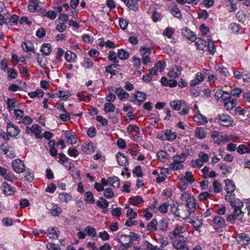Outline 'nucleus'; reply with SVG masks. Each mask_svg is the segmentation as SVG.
Masks as SVG:
<instances>
[{
    "label": "nucleus",
    "mask_w": 250,
    "mask_h": 250,
    "mask_svg": "<svg viewBox=\"0 0 250 250\" xmlns=\"http://www.w3.org/2000/svg\"><path fill=\"white\" fill-rule=\"evenodd\" d=\"M59 198L61 202L68 203L71 200V196L67 193H61L59 194Z\"/></svg>",
    "instance_id": "ea45409f"
},
{
    "label": "nucleus",
    "mask_w": 250,
    "mask_h": 250,
    "mask_svg": "<svg viewBox=\"0 0 250 250\" xmlns=\"http://www.w3.org/2000/svg\"><path fill=\"white\" fill-rule=\"evenodd\" d=\"M96 204L98 207L101 208H107L109 205L108 202L103 197L97 201Z\"/></svg>",
    "instance_id": "4c0bfd02"
},
{
    "label": "nucleus",
    "mask_w": 250,
    "mask_h": 250,
    "mask_svg": "<svg viewBox=\"0 0 250 250\" xmlns=\"http://www.w3.org/2000/svg\"><path fill=\"white\" fill-rule=\"evenodd\" d=\"M21 47L23 50L26 52H32L34 53H36L34 46L30 41L22 42L21 43Z\"/></svg>",
    "instance_id": "412c9836"
},
{
    "label": "nucleus",
    "mask_w": 250,
    "mask_h": 250,
    "mask_svg": "<svg viewBox=\"0 0 250 250\" xmlns=\"http://www.w3.org/2000/svg\"><path fill=\"white\" fill-rule=\"evenodd\" d=\"M77 96L79 97V99L81 101H89L90 100V96L88 95L85 92H82L81 93H79L77 94Z\"/></svg>",
    "instance_id": "603ef678"
},
{
    "label": "nucleus",
    "mask_w": 250,
    "mask_h": 250,
    "mask_svg": "<svg viewBox=\"0 0 250 250\" xmlns=\"http://www.w3.org/2000/svg\"><path fill=\"white\" fill-rule=\"evenodd\" d=\"M130 239V236L128 235H121L119 239V241L125 247L128 248L131 246L130 244V243H131Z\"/></svg>",
    "instance_id": "f3484780"
},
{
    "label": "nucleus",
    "mask_w": 250,
    "mask_h": 250,
    "mask_svg": "<svg viewBox=\"0 0 250 250\" xmlns=\"http://www.w3.org/2000/svg\"><path fill=\"white\" fill-rule=\"evenodd\" d=\"M157 221L156 219H152L147 226V230L152 231H156L157 230Z\"/></svg>",
    "instance_id": "e433bc0d"
},
{
    "label": "nucleus",
    "mask_w": 250,
    "mask_h": 250,
    "mask_svg": "<svg viewBox=\"0 0 250 250\" xmlns=\"http://www.w3.org/2000/svg\"><path fill=\"white\" fill-rule=\"evenodd\" d=\"M226 190L229 192H233L235 189V186L231 180L227 179L225 180Z\"/></svg>",
    "instance_id": "72a5a7b5"
},
{
    "label": "nucleus",
    "mask_w": 250,
    "mask_h": 250,
    "mask_svg": "<svg viewBox=\"0 0 250 250\" xmlns=\"http://www.w3.org/2000/svg\"><path fill=\"white\" fill-rule=\"evenodd\" d=\"M14 170L17 173H21L25 170V165L23 161L20 159H15L12 162Z\"/></svg>",
    "instance_id": "9d476101"
},
{
    "label": "nucleus",
    "mask_w": 250,
    "mask_h": 250,
    "mask_svg": "<svg viewBox=\"0 0 250 250\" xmlns=\"http://www.w3.org/2000/svg\"><path fill=\"white\" fill-rule=\"evenodd\" d=\"M224 100H227L224 103V107L227 110L232 109L237 104L236 99L231 98L229 97H226Z\"/></svg>",
    "instance_id": "4468645a"
},
{
    "label": "nucleus",
    "mask_w": 250,
    "mask_h": 250,
    "mask_svg": "<svg viewBox=\"0 0 250 250\" xmlns=\"http://www.w3.org/2000/svg\"><path fill=\"white\" fill-rule=\"evenodd\" d=\"M198 157L203 163H207L209 160L208 155L203 151H200L198 153Z\"/></svg>",
    "instance_id": "bf43d9fd"
},
{
    "label": "nucleus",
    "mask_w": 250,
    "mask_h": 250,
    "mask_svg": "<svg viewBox=\"0 0 250 250\" xmlns=\"http://www.w3.org/2000/svg\"><path fill=\"white\" fill-rule=\"evenodd\" d=\"M50 212L52 215L58 216L62 212V209L58 205L52 204L51 205V208L50 209Z\"/></svg>",
    "instance_id": "393cba45"
},
{
    "label": "nucleus",
    "mask_w": 250,
    "mask_h": 250,
    "mask_svg": "<svg viewBox=\"0 0 250 250\" xmlns=\"http://www.w3.org/2000/svg\"><path fill=\"white\" fill-rule=\"evenodd\" d=\"M186 233V229L184 225L177 224L174 230L169 232L168 236L170 240H173L178 237H184V234Z\"/></svg>",
    "instance_id": "20e7f679"
},
{
    "label": "nucleus",
    "mask_w": 250,
    "mask_h": 250,
    "mask_svg": "<svg viewBox=\"0 0 250 250\" xmlns=\"http://www.w3.org/2000/svg\"><path fill=\"white\" fill-rule=\"evenodd\" d=\"M2 189L5 194L11 195L15 192V190L11 186L6 182L3 183Z\"/></svg>",
    "instance_id": "b1692460"
},
{
    "label": "nucleus",
    "mask_w": 250,
    "mask_h": 250,
    "mask_svg": "<svg viewBox=\"0 0 250 250\" xmlns=\"http://www.w3.org/2000/svg\"><path fill=\"white\" fill-rule=\"evenodd\" d=\"M39 1L38 2H29L28 4V10L31 12H34L38 10Z\"/></svg>",
    "instance_id": "6e6d98bb"
},
{
    "label": "nucleus",
    "mask_w": 250,
    "mask_h": 250,
    "mask_svg": "<svg viewBox=\"0 0 250 250\" xmlns=\"http://www.w3.org/2000/svg\"><path fill=\"white\" fill-rule=\"evenodd\" d=\"M48 235L50 238L57 239L58 238V229L57 228L48 229Z\"/></svg>",
    "instance_id": "79ce46f5"
},
{
    "label": "nucleus",
    "mask_w": 250,
    "mask_h": 250,
    "mask_svg": "<svg viewBox=\"0 0 250 250\" xmlns=\"http://www.w3.org/2000/svg\"><path fill=\"white\" fill-rule=\"evenodd\" d=\"M187 155L184 153L175 155L172 157L173 162L175 163L182 164L187 159Z\"/></svg>",
    "instance_id": "7c9ffc66"
},
{
    "label": "nucleus",
    "mask_w": 250,
    "mask_h": 250,
    "mask_svg": "<svg viewBox=\"0 0 250 250\" xmlns=\"http://www.w3.org/2000/svg\"><path fill=\"white\" fill-rule=\"evenodd\" d=\"M65 59L66 61L69 62H75V60L77 58L76 55L70 51H67L65 53Z\"/></svg>",
    "instance_id": "c9c22d12"
},
{
    "label": "nucleus",
    "mask_w": 250,
    "mask_h": 250,
    "mask_svg": "<svg viewBox=\"0 0 250 250\" xmlns=\"http://www.w3.org/2000/svg\"><path fill=\"white\" fill-rule=\"evenodd\" d=\"M139 0H124V3L131 10L137 11L139 9Z\"/></svg>",
    "instance_id": "2eb2a0df"
},
{
    "label": "nucleus",
    "mask_w": 250,
    "mask_h": 250,
    "mask_svg": "<svg viewBox=\"0 0 250 250\" xmlns=\"http://www.w3.org/2000/svg\"><path fill=\"white\" fill-rule=\"evenodd\" d=\"M84 231L86 232V234L92 237H95L97 234L96 229L90 226L86 227L84 229Z\"/></svg>",
    "instance_id": "a19ab883"
},
{
    "label": "nucleus",
    "mask_w": 250,
    "mask_h": 250,
    "mask_svg": "<svg viewBox=\"0 0 250 250\" xmlns=\"http://www.w3.org/2000/svg\"><path fill=\"white\" fill-rule=\"evenodd\" d=\"M7 131L11 136H16L20 132V129L10 121L7 123Z\"/></svg>",
    "instance_id": "f8f14e48"
},
{
    "label": "nucleus",
    "mask_w": 250,
    "mask_h": 250,
    "mask_svg": "<svg viewBox=\"0 0 250 250\" xmlns=\"http://www.w3.org/2000/svg\"><path fill=\"white\" fill-rule=\"evenodd\" d=\"M52 51L51 45L49 43H43L41 47V52L44 56L49 55Z\"/></svg>",
    "instance_id": "c85d7f7f"
},
{
    "label": "nucleus",
    "mask_w": 250,
    "mask_h": 250,
    "mask_svg": "<svg viewBox=\"0 0 250 250\" xmlns=\"http://www.w3.org/2000/svg\"><path fill=\"white\" fill-rule=\"evenodd\" d=\"M214 120L217 123L224 126H232L233 123L232 118L229 115L219 114L217 117L214 118Z\"/></svg>",
    "instance_id": "39448f33"
},
{
    "label": "nucleus",
    "mask_w": 250,
    "mask_h": 250,
    "mask_svg": "<svg viewBox=\"0 0 250 250\" xmlns=\"http://www.w3.org/2000/svg\"><path fill=\"white\" fill-rule=\"evenodd\" d=\"M184 179L188 183L192 184L194 182V179L192 173L190 171H187L184 176Z\"/></svg>",
    "instance_id": "052dcab7"
},
{
    "label": "nucleus",
    "mask_w": 250,
    "mask_h": 250,
    "mask_svg": "<svg viewBox=\"0 0 250 250\" xmlns=\"http://www.w3.org/2000/svg\"><path fill=\"white\" fill-rule=\"evenodd\" d=\"M170 13L173 16L178 19H181L182 17L180 10L177 5L175 6L173 8H171Z\"/></svg>",
    "instance_id": "a18cd8bd"
},
{
    "label": "nucleus",
    "mask_w": 250,
    "mask_h": 250,
    "mask_svg": "<svg viewBox=\"0 0 250 250\" xmlns=\"http://www.w3.org/2000/svg\"><path fill=\"white\" fill-rule=\"evenodd\" d=\"M136 94H134V100L138 101L140 103L144 102L146 98V94L139 91H136Z\"/></svg>",
    "instance_id": "2f4dec72"
},
{
    "label": "nucleus",
    "mask_w": 250,
    "mask_h": 250,
    "mask_svg": "<svg viewBox=\"0 0 250 250\" xmlns=\"http://www.w3.org/2000/svg\"><path fill=\"white\" fill-rule=\"evenodd\" d=\"M104 195L107 199H111L114 197V193L111 188H108L104 190Z\"/></svg>",
    "instance_id": "864d4df0"
},
{
    "label": "nucleus",
    "mask_w": 250,
    "mask_h": 250,
    "mask_svg": "<svg viewBox=\"0 0 250 250\" xmlns=\"http://www.w3.org/2000/svg\"><path fill=\"white\" fill-rule=\"evenodd\" d=\"M230 28L232 32L235 34L239 33L242 30V27L240 25L236 23H231L230 24Z\"/></svg>",
    "instance_id": "5fc2aeb1"
},
{
    "label": "nucleus",
    "mask_w": 250,
    "mask_h": 250,
    "mask_svg": "<svg viewBox=\"0 0 250 250\" xmlns=\"http://www.w3.org/2000/svg\"><path fill=\"white\" fill-rule=\"evenodd\" d=\"M137 216V213L135 212L133 209L129 208L126 212V216L129 219L136 218Z\"/></svg>",
    "instance_id": "e2e57ef3"
},
{
    "label": "nucleus",
    "mask_w": 250,
    "mask_h": 250,
    "mask_svg": "<svg viewBox=\"0 0 250 250\" xmlns=\"http://www.w3.org/2000/svg\"><path fill=\"white\" fill-rule=\"evenodd\" d=\"M7 75L11 79H16L18 75V73L14 68H10L7 70Z\"/></svg>",
    "instance_id": "69168bd1"
},
{
    "label": "nucleus",
    "mask_w": 250,
    "mask_h": 250,
    "mask_svg": "<svg viewBox=\"0 0 250 250\" xmlns=\"http://www.w3.org/2000/svg\"><path fill=\"white\" fill-rule=\"evenodd\" d=\"M183 70V67L181 66L175 65L169 71L168 73L169 77L172 79H176L178 78L181 74V71Z\"/></svg>",
    "instance_id": "ddd939ff"
},
{
    "label": "nucleus",
    "mask_w": 250,
    "mask_h": 250,
    "mask_svg": "<svg viewBox=\"0 0 250 250\" xmlns=\"http://www.w3.org/2000/svg\"><path fill=\"white\" fill-rule=\"evenodd\" d=\"M194 121L201 125H205L207 123L208 121L206 117L199 114L195 115L193 117Z\"/></svg>",
    "instance_id": "f704fd0d"
},
{
    "label": "nucleus",
    "mask_w": 250,
    "mask_h": 250,
    "mask_svg": "<svg viewBox=\"0 0 250 250\" xmlns=\"http://www.w3.org/2000/svg\"><path fill=\"white\" fill-rule=\"evenodd\" d=\"M85 200L87 203L93 204L95 202L93 194L91 191H87L84 194Z\"/></svg>",
    "instance_id": "09e8293b"
},
{
    "label": "nucleus",
    "mask_w": 250,
    "mask_h": 250,
    "mask_svg": "<svg viewBox=\"0 0 250 250\" xmlns=\"http://www.w3.org/2000/svg\"><path fill=\"white\" fill-rule=\"evenodd\" d=\"M120 65L113 64L107 65L105 67V72L110 73L111 75H115L119 71Z\"/></svg>",
    "instance_id": "4be33fe9"
},
{
    "label": "nucleus",
    "mask_w": 250,
    "mask_h": 250,
    "mask_svg": "<svg viewBox=\"0 0 250 250\" xmlns=\"http://www.w3.org/2000/svg\"><path fill=\"white\" fill-rule=\"evenodd\" d=\"M157 155L160 161L164 162L167 161L168 156L167 153L166 151L163 150L159 151L157 153Z\"/></svg>",
    "instance_id": "37998d69"
},
{
    "label": "nucleus",
    "mask_w": 250,
    "mask_h": 250,
    "mask_svg": "<svg viewBox=\"0 0 250 250\" xmlns=\"http://www.w3.org/2000/svg\"><path fill=\"white\" fill-rule=\"evenodd\" d=\"M44 92L41 89H37L35 91L30 92L28 93L29 96L31 98L35 97L41 98L43 97Z\"/></svg>",
    "instance_id": "49530a36"
},
{
    "label": "nucleus",
    "mask_w": 250,
    "mask_h": 250,
    "mask_svg": "<svg viewBox=\"0 0 250 250\" xmlns=\"http://www.w3.org/2000/svg\"><path fill=\"white\" fill-rule=\"evenodd\" d=\"M116 158L118 164L121 166H125L128 165L127 158L121 152H118L116 154Z\"/></svg>",
    "instance_id": "5701e85b"
},
{
    "label": "nucleus",
    "mask_w": 250,
    "mask_h": 250,
    "mask_svg": "<svg viewBox=\"0 0 250 250\" xmlns=\"http://www.w3.org/2000/svg\"><path fill=\"white\" fill-rule=\"evenodd\" d=\"M174 30L172 28L168 27L166 28L163 32V35L166 36L168 38L171 39L174 34Z\"/></svg>",
    "instance_id": "680f3d73"
},
{
    "label": "nucleus",
    "mask_w": 250,
    "mask_h": 250,
    "mask_svg": "<svg viewBox=\"0 0 250 250\" xmlns=\"http://www.w3.org/2000/svg\"><path fill=\"white\" fill-rule=\"evenodd\" d=\"M203 164L204 163L199 158L192 160L191 161V165L194 167L200 168L203 166Z\"/></svg>",
    "instance_id": "4d7b16f0"
},
{
    "label": "nucleus",
    "mask_w": 250,
    "mask_h": 250,
    "mask_svg": "<svg viewBox=\"0 0 250 250\" xmlns=\"http://www.w3.org/2000/svg\"><path fill=\"white\" fill-rule=\"evenodd\" d=\"M83 150L86 154H90L94 151V147L92 143H85L83 146Z\"/></svg>",
    "instance_id": "473e14b6"
},
{
    "label": "nucleus",
    "mask_w": 250,
    "mask_h": 250,
    "mask_svg": "<svg viewBox=\"0 0 250 250\" xmlns=\"http://www.w3.org/2000/svg\"><path fill=\"white\" fill-rule=\"evenodd\" d=\"M195 136L198 139H203L207 136V133L203 127H197L195 129Z\"/></svg>",
    "instance_id": "bb28decb"
},
{
    "label": "nucleus",
    "mask_w": 250,
    "mask_h": 250,
    "mask_svg": "<svg viewBox=\"0 0 250 250\" xmlns=\"http://www.w3.org/2000/svg\"><path fill=\"white\" fill-rule=\"evenodd\" d=\"M140 52L143 58V63L144 65H146L150 62V59L149 56L151 52V50L150 48L141 47L140 49Z\"/></svg>",
    "instance_id": "6e6552de"
},
{
    "label": "nucleus",
    "mask_w": 250,
    "mask_h": 250,
    "mask_svg": "<svg viewBox=\"0 0 250 250\" xmlns=\"http://www.w3.org/2000/svg\"><path fill=\"white\" fill-rule=\"evenodd\" d=\"M157 72L155 67H153L149 70V73L145 76H144L143 79L144 81L149 82L151 81L152 76L157 75Z\"/></svg>",
    "instance_id": "c03bdc74"
},
{
    "label": "nucleus",
    "mask_w": 250,
    "mask_h": 250,
    "mask_svg": "<svg viewBox=\"0 0 250 250\" xmlns=\"http://www.w3.org/2000/svg\"><path fill=\"white\" fill-rule=\"evenodd\" d=\"M208 52L213 54L215 52V47L214 42L210 39L208 41V45L206 47Z\"/></svg>",
    "instance_id": "13d9d810"
},
{
    "label": "nucleus",
    "mask_w": 250,
    "mask_h": 250,
    "mask_svg": "<svg viewBox=\"0 0 250 250\" xmlns=\"http://www.w3.org/2000/svg\"><path fill=\"white\" fill-rule=\"evenodd\" d=\"M177 136V133L170 129L163 130L158 134V138L161 140H167L170 142L175 140Z\"/></svg>",
    "instance_id": "423d86ee"
},
{
    "label": "nucleus",
    "mask_w": 250,
    "mask_h": 250,
    "mask_svg": "<svg viewBox=\"0 0 250 250\" xmlns=\"http://www.w3.org/2000/svg\"><path fill=\"white\" fill-rule=\"evenodd\" d=\"M16 101L14 98H8L7 101V104L10 110H12L14 109L15 107Z\"/></svg>",
    "instance_id": "338daca9"
},
{
    "label": "nucleus",
    "mask_w": 250,
    "mask_h": 250,
    "mask_svg": "<svg viewBox=\"0 0 250 250\" xmlns=\"http://www.w3.org/2000/svg\"><path fill=\"white\" fill-rule=\"evenodd\" d=\"M170 105L173 109L178 110L181 115L188 114L189 112V107L184 101L174 100L170 103Z\"/></svg>",
    "instance_id": "7ed1b4c3"
},
{
    "label": "nucleus",
    "mask_w": 250,
    "mask_h": 250,
    "mask_svg": "<svg viewBox=\"0 0 250 250\" xmlns=\"http://www.w3.org/2000/svg\"><path fill=\"white\" fill-rule=\"evenodd\" d=\"M115 109V105L110 103H105L104 105V111L106 113L113 112Z\"/></svg>",
    "instance_id": "8fccbe9b"
},
{
    "label": "nucleus",
    "mask_w": 250,
    "mask_h": 250,
    "mask_svg": "<svg viewBox=\"0 0 250 250\" xmlns=\"http://www.w3.org/2000/svg\"><path fill=\"white\" fill-rule=\"evenodd\" d=\"M205 80V76L201 72H198L194 80L190 82V85L191 86H194L199 84Z\"/></svg>",
    "instance_id": "6ab92c4d"
},
{
    "label": "nucleus",
    "mask_w": 250,
    "mask_h": 250,
    "mask_svg": "<svg viewBox=\"0 0 250 250\" xmlns=\"http://www.w3.org/2000/svg\"><path fill=\"white\" fill-rule=\"evenodd\" d=\"M130 203L133 205H137L140 204L143 202V198L139 196H136L134 197H131L129 199Z\"/></svg>",
    "instance_id": "3c124183"
},
{
    "label": "nucleus",
    "mask_w": 250,
    "mask_h": 250,
    "mask_svg": "<svg viewBox=\"0 0 250 250\" xmlns=\"http://www.w3.org/2000/svg\"><path fill=\"white\" fill-rule=\"evenodd\" d=\"M213 186L215 192L219 193L222 191L221 185L217 180H214L213 181Z\"/></svg>",
    "instance_id": "0e129e2a"
},
{
    "label": "nucleus",
    "mask_w": 250,
    "mask_h": 250,
    "mask_svg": "<svg viewBox=\"0 0 250 250\" xmlns=\"http://www.w3.org/2000/svg\"><path fill=\"white\" fill-rule=\"evenodd\" d=\"M114 91L121 100L127 99L129 97V94L121 87L116 88Z\"/></svg>",
    "instance_id": "dca6fc26"
},
{
    "label": "nucleus",
    "mask_w": 250,
    "mask_h": 250,
    "mask_svg": "<svg viewBox=\"0 0 250 250\" xmlns=\"http://www.w3.org/2000/svg\"><path fill=\"white\" fill-rule=\"evenodd\" d=\"M109 185L114 188H118L120 186V180L116 176L110 177L108 178Z\"/></svg>",
    "instance_id": "a878e982"
},
{
    "label": "nucleus",
    "mask_w": 250,
    "mask_h": 250,
    "mask_svg": "<svg viewBox=\"0 0 250 250\" xmlns=\"http://www.w3.org/2000/svg\"><path fill=\"white\" fill-rule=\"evenodd\" d=\"M235 194L233 192H228L227 194L225 196V199L230 203V205L232 207V203L237 205L236 202L234 200Z\"/></svg>",
    "instance_id": "de8ad7c7"
},
{
    "label": "nucleus",
    "mask_w": 250,
    "mask_h": 250,
    "mask_svg": "<svg viewBox=\"0 0 250 250\" xmlns=\"http://www.w3.org/2000/svg\"><path fill=\"white\" fill-rule=\"evenodd\" d=\"M180 181L179 189L183 191L180 196V199L183 202H186V204L185 205L188 208L191 210V212H193L194 209L196 208V199L193 196L191 195L189 193L188 191H184L186 188L184 187L186 185L182 179H181Z\"/></svg>",
    "instance_id": "f257e3e1"
},
{
    "label": "nucleus",
    "mask_w": 250,
    "mask_h": 250,
    "mask_svg": "<svg viewBox=\"0 0 250 250\" xmlns=\"http://www.w3.org/2000/svg\"><path fill=\"white\" fill-rule=\"evenodd\" d=\"M243 204L242 203L241 206L232 203V208H234L233 212L229 214L227 217V221L231 224H234L237 220L241 223H244L246 221L244 218V213L242 211L241 208Z\"/></svg>",
    "instance_id": "f03ea898"
},
{
    "label": "nucleus",
    "mask_w": 250,
    "mask_h": 250,
    "mask_svg": "<svg viewBox=\"0 0 250 250\" xmlns=\"http://www.w3.org/2000/svg\"><path fill=\"white\" fill-rule=\"evenodd\" d=\"M191 212V210L188 208L185 204H182L178 205V217L185 219L187 218Z\"/></svg>",
    "instance_id": "0eeeda50"
},
{
    "label": "nucleus",
    "mask_w": 250,
    "mask_h": 250,
    "mask_svg": "<svg viewBox=\"0 0 250 250\" xmlns=\"http://www.w3.org/2000/svg\"><path fill=\"white\" fill-rule=\"evenodd\" d=\"M117 56L120 59L123 60L127 59L129 57V54L125 50L121 49L118 50Z\"/></svg>",
    "instance_id": "58836bf2"
},
{
    "label": "nucleus",
    "mask_w": 250,
    "mask_h": 250,
    "mask_svg": "<svg viewBox=\"0 0 250 250\" xmlns=\"http://www.w3.org/2000/svg\"><path fill=\"white\" fill-rule=\"evenodd\" d=\"M182 34L183 36L192 41H193V39L195 37V35L191 30L187 28H185L182 29Z\"/></svg>",
    "instance_id": "cd10ccee"
},
{
    "label": "nucleus",
    "mask_w": 250,
    "mask_h": 250,
    "mask_svg": "<svg viewBox=\"0 0 250 250\" xmlns=\"http://www.w3.org/2000/svg\"><path fill=\"white\" fill-rule=\"evenodd\" d=\"M142 250H160V249L156 246H153L150 243L146 242L145 243V248Z\"/></svg>",
    "instance_id": "774afa93"
},
{
    "label": "nucleus",
    "mask_w": 250,
    "mask_h": 250,
    "mask_svg": "<svg viewBox=\"0 0 250 250\" xmlns=\"http://www.w3.org/2000/svg\"><path fill=\"white\" fill-rule=\"evenodd\" d=\"M236 240L238 244L242 246L248 245L250 242V237L245 233H238L236 236Z\"/></svg>",
    "instance_id": "9b49d317"
},
{
    "label": "nucleus",
    "mask_w": 250,
    "mask_h": 250,
    "mask_svg": "<svg viewBox=\"0 0 250 250\" xmlns=\"http://www.w3.org/2000/svg\"><path fill=\"white\" fill-rule=\"evenodd\" d=\"M27 130L30 129L32 133H34L37 138H42V137L40 135L42 131L41 127L38 125H33L30 128L26 127Z\"/></svg>",
    "instance_id": "aec40b11"
},
{
    "label": "nucleus",
    "mask_w": 250,
    "mask_h": 250,
    "mask_svg": "<svg viewBox=\"0 0 250 250\" xmlns=\"http://www.w3.org/2000/svg\"><path fill=\"white\" fill-rule=\"evenodd\" d=\"M213 223L219 228H224L226 226L225 220L221 216H215L213 218Z\"/></svg>",
    "instance_id": "c756f323"
},
{
    "label": "nucleus",
    "mask_w": 250,
    "mask_h": 250,
    "mask_svg": "<svg viewBox=\"0 0 250 250\" xmlns=\"http://www.w3.org/2000/svg\"><path fill=\"white\" fill-rule=\"evenodd\" d=\"M193 41L195 42V45L199 50H204L207 47L206 41L201 38H194Z\"/></svg>",
    "instance_id": "a211bd4d"
},
{
    "label": "nucleus",
    "mask_w": 250,
    "mask_h": 250,
    "mask_svg": "<svg viewBox=\"0 0 250 250\" xmlns=\"http://www.w3.org/2000/svg\"><path fill=\"white\" fill-rule=\"evenodd\" d=\"M171 240L173 247L177 250H188L186 241L184 239L175 238Z\"/></svg>",
    "instance_id": "1a4fd4ad"
}]
</instances>
